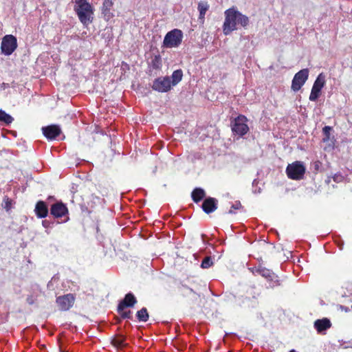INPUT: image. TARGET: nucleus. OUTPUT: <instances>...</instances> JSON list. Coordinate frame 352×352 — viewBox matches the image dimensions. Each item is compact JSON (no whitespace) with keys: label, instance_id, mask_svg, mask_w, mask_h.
<instances>
[{"label":"nucleus","instance_id":"f8f14e48","mask_svg":"<svg viewBox=\"0 0 352 352\" xmlns=\"http://www.w3.org/2000/svg\"><path fill=\"white\" fill-rule=\"evenodd\" d=\"M42 131L47 140H55L61 133L58 125L52 124L42 128Z\"/></svg>","mask_w":352,"mask_h":352},{"label":"nucleus","instance_id":"39448f33","mask_svg":"<svg viewBox=\"0 0 352 352\" xmlns=\"http://www.w3.org/2000/svg\"><path fill=\"white\" fill-rule=\"evenodd\" d=\"M248 118L243 115H239L231 122V129L234 134L242 137L248 133L249 127L247 124Z\"/></svg>","mask_w":352,"mask_h":352},{"label":"nucleus","instance_id":"e433bc0d","mask_svg":"<svg viewBox=\"0 0 352 352\" xmlns=\"http://www.w3.org/2000/svg\"><path fill=\"white\" fill-rule=\"evenodd\" d=\"M88 205H89L91 208H93V207H94V204H91V205H89V204H88Z\"/></svg>","mask_w":352,"mask_h":352},{"label":"nucleus","instance_id":"f257e3e1","mask_svg":"<svg viewBox=\"0 0 352 352\" xmlns=\"http://www.w3.org/2000/svg\"><path fill=\"white\" fill-rule=\"evenodd\" d=\"M225 21L223 24V32L225 35H229L237 30V25L246 28L249 23L248 16L238 11L235 7L227 9L225 12Z\"/></svg>","mask_w":352,"mask_h":352},{"label":"nucleus","instance_id":"473e14b6","mask_svg":"<svg viewBox=\"0 0 352 352\" xmlns=\"http://www.w3.org/2000/svg\"><path fill=\"white\" fill-rule=\"evenodd\" d=\"M26 301L29 305H33L35 302L32 296H29L26 298Z\"/></svg>","mask_w":352,"mask_h":352},{"label":"nucleus","instance_id":"7c9ffc66","mask_svg":"<svg viewBox=\"0 0 352 352\" xmlns=\"http://www.w3.org/2000/svg\"><path fill=\"white\" fill-rule=\"evenodd\" d=\"M181 292L182 293L183 295L185 293H189V294H192L194 295H197L192 289L188 287L186 285H182V287H181Z\"/></svg>","mask_w":352,"mask_h":352},{"label":"nucleus","instance_id":"9d476101","mask_svg":"<svg viewBox=\"0 0 352 352\" xmlns=\"http://www.w3.org/2000/svg\"><path fill=\"white\" fill-rule=\"evenodd\" d=\"M309 76V71L307 69H303L297 72L292 82V89L294 91H298L300 89L302 85L305 83Z\"/></svg>","mask_w":352,"mask_h":352},{"label":"nucleus","instance_id":"412c9836","mask_svg":"<svg viewBox=\"0 0 352 352\" xmlns=\"http://www.w3.org/2000/svg\"><path fill=\"white\" fill-rule=\"evenodd\" d=\"M14 121V118L5 111L0 109V122L8 126Z\"/></svg>","mask_w":352,"mask_h":352},{"label":"nucleus","instance_id":"ddd939ff","mask_svg":"<svg viewBox=\"0 0 352 352\" xmlns=\"http://www.w3.org/2000/svg\"><path fill=\"white\" fill-rule=\"evenodd\" d=\"M138 300L132 293H128L125 295L124 299L121 300L117 308V311L124 310L126 307H133Z\"/></svg>","mask_w":352,"mask_h":352},{"label":"nucleus","instance_id":"9b49d317","mask_svg":"<svg viewBox=\"0 0 352 352\" xmlns=\"http://www.w3.org/2000/svg\"><path fill=\"white\" fill-rule=\"evenodd\" d=\"M69 212L68 208L63 202H56L51 206L50 214L54 218H61Z\"/></svg>","mask_w":352,"mask_h":352},{"label":"nucleus","instance_id":"a211bd4d","mask_svg":"<svg viewBox=\"0 0 352 352\" xmlns=\"http://www.w3.org/2000/svg\"><path fill=\"white\" fill-rule=\"evenodd\" d=\"M111 343L117 349H122L127 346V343L125 342V338L121 335L113 337Z\"/></svg>","mask_w":352,"mask_h":352},{"label":"nucleus","instance_id":"20e7f679","mask_svg":"<svg viewBox=\"0 0 352 352\" xmlns=\"http://www.w3.org/2000/svg\"><path fill=\"white\" fill-rule=\"evenodd\" d=\"M306 168L303 163L300 161H296L288 164L286 168L287 177L294 180H300L303 178Z\"/></svg>","mask_w":352,"mask_h":352},{"label":"nucleus","instance_id":"c9c22d12","mask_svg":"<svg viewBox=\"0 0 352 352\" xmlns=\"http://www.w3.org/2000/svg\"><path fill=\"white\" fill-rule=\"evenodd\" d=\"M91 199H92L93 200L96 199V200L99 201V199H100V198H99L98 197H97V196H94V195H91Z\"/></svg>","mask_w":352,"mask_h":352},{"label":"nucleus","instance_id":"0eeeda50","mask_svg":"<svg viewBox=\"0 0 352 352\" xmlns=\"http://www.w3.org/2000/svg\"><path fill=\"white\" fill-rule=\"evenodd\" d=\"M76 296L73 294H67L56 297V302L59 310L67 311L69 310L74 305Z\"/></svg>","mask_w":352,"mask_h":352},{"label":"nucleus","instance_id":"cd10ccee","mask_svg":"<svg viewBox=\"0 0 352 352\" xmlns=\"http://www.w3.org/2000/svg\"><path fill=\"white\" fill-rule=\"evenodd\" d=\"M313 171L314 173H318L321 170L322 163L320 160H316L311 164Z\"/></svg>","mask_w":352,"mask_h":352},{"label":"nucleus","instance_id":"72a5a7b5","mask_svg":"<svg viewBox=\"0 0 352 352\" xmlns=\"http://www.w3.org/2000/svg\"><path fill=\"white\" fill-rule=\"evenodd\" d=\"M10 207H11V201L8 199L6 202V204H5V208L7 210H8L10 209Z\"/></svg>","mask_w":352,"mask_h":352},{"label":"nucleus","instance_id":"c756f323","mask_svg":"<svg viewBox=\"0 0 352 352\" xmlns=\"http://www.w3.org/2000/svg\"><path fill=\"white\" fill-rule=\"evenodd\" d=\"M332 128L329 126H325L323 129H322V132L325 136V138H324V141H327L329 140V138H330V131H331Z\"/></svg>","mask_w":352,"mask_h":352},{"label":"nucleus","instance_id":"7ed1b4c3","mask_svg":"<svg viewBox=\"0 0 352 352\" xmlns=\"http://www.w3.org/2000/svg\"><path fill=\"white\" fill-rule=\"evenodd\" d=\"M252 272L254 274H258L265 278L269 283L270 287L272 289L283 286V280H280L271 270L261 265L254 268Z\"/></svg>","mask_w":352,"mask_h":352},{"label":"nucleus","instance_id":"4468645a","mask_svg":"<svg viewBox=\"0 0 352 352\" xmlns=\"http://www.w3.org/2000/svg\"><path fill=\"white\" fill-rule=\"evenodd\" d=\"M114 3L113 0H104L101 7V13L103 15L104 20L109 21L114 16L113 13L111 12Z\"/></svg>","mask_w":352,"mask_h":352},{"label":"nucleus","instance_id":"6ab92c4d","mask_svg":"<svg viewBox=\"0 0 352 352\" xmlns=\"http://www.w3.org/2000/svg\"><path fill=\"white\" fill-rule=\"evenodd\" d=\"M205 196L206 192L204 190L201 188H195L191 193L192 199L195 203H198L201 201Z\"/></svg>","mask_w":352,"mask_h":352},{"label":"nucleus","instance_id":"a878e982","mask_svg":"<svg viewBox=\"0 0 352 352\" xmlns=\"http://www.w3.org/2000/svg\"><path fill=\"white\" fill-rule=\"evenodd\" d=\"M321 94V89L312 87L311 91L309 97V100L316 101L318 100Z\"/></svg>","mask_w":352,"mask_h":352},{"label":"nucleus","instance_id":"f3484780","mask_svg":"<svg viewBox=\"0 0 352 352\" xmlns=\"http://www.w3.org/2000/svg\"><path fill=\"white\" fill-rule=\"evenodd\" d=\"M34 212L38 218L43 219L47 216L49 210L46 203L43 201L36 202Z\"/></svg>","mask_w":352,"mask_h":352},{"label":"nucleus","instance_id":"f03ea898","mask_svg":"<svg viewBox=\"0 0 352 352\" xmlns=\"http://www.w3.org/2000/svg\"><path fill=\"white\" fill-rule=\"evenodd\" d=\"M79 21L84 26L91 23L94 19V8L87 0H75L74 8Z\"/></svg>","mask_w":352,"mask_h":352},{"label":"nucleus","instance_id":"c85d7f7f","mask_svg":"<svg viewBox=\"0 0 352 352\" xmlns=\"http://www.w3.org/2000/svg\"><path fill=\"white\" fill-rule=\"evenodd\" d=\"M118 314L120 315L121 318L123 319H132V312L131 311H118Z\"/></svg>","mask_w":352,"mask_h":352},{"label":"nucleus","instance_id":"dca6fc26","mask_svg":"<svg viewBox=\"0 0 352 352\" xmlns=\"http://www.w3.org/2000/svg\"><path fill=\"white\" fill-rule=\"evenodd\" d=\"M314 328L316 329L318 333H322L331 327V322L327 318H323L322 319H318L314 322Z\"/></svg>","mask_w":352,"mask_h":352},{"label":"nucleus","instance_id":"f704fd0d","mask_svg":"<svg viewBox=\"0 0 352 352\" xmlns=\"http://www.w3.org/2000/svg\"><path fill=\"white\" fill-rule=\"evenodd\" d=\"M43 225L44 227L48 228L50 226V222L46 221V220L43 221Z\"/></svg>","mask_w":352,"mask_h":352},{"label":"nucleus","instance_id":"4be33fe9","mask_svg":"<svg viewBox=\"0 0 352 352\" xmlns=\"http://www.w3.org/2000/svg\"><path fill=\"white\" fill-rule=\"evenodd\" d=\"M325 76L323 73H320L316 78V80L314 82L313 87H316L322 90V89L325 85Z\"/></svg>","mask_w":352,"mask_h":352},{"label":"nucleus","instance_id":"aec40b11","mask_svg":"<svg viewBox=\"0 0 352 352\" xmlns=\"http://www.w3.org/2000/svg\"><path fill=\"white\" fill-rule=\"evenodd\" d=\"M183 78V72L181 69L175 70L170 77V83L173 87L177 85Z\"/></svg>","mask_w":352,"mask_h":352},{"label":"nucleus","instance_id":"423d86ee","mask_svg":"<svg viewBox=\"0 0 352 352\" xmlns=\"http://www.w3.org/2000/svg\"><path fill=\"white\" fill-rule=\"evenodd\" d=\"M182 30L174 29L166 34L163 41L164 46L170 48L178 47L182 43Z\"/></svg>","mask_w":352,"mask_h":352},{"label":"nucleus","instance_id":"5701e85b","mask_svg":"<svg viewBox=\"0 0 352 352\" xmlns=\"http://www.w3.org/2000/svg\"><path fill=\"white\" fill-rule=\"evenodd\" d=\"M136 316L140 322H146L148 320L149 315L146 307L142 308L137 311Z\"/></svg>","mask_w":352,"mask_h":352},{"label":"nucleus","instance_id":"bb28decb","mask_svg":"<svg viewBox=\"0 0 352 352\" xmlns=\"http://www.w3.org/2000/svg\"><path fill=\"white\" fill-rule=\"evenodd\" d=\"M213 265L212 259L210 256H206L201 264V267L204 269H207Z\"/></svg>","mask_w":352,"mask_h":352},{"label":"nucleus","instance_id":"1a4fd4ad","mask_svg":"<svg viewBox=\"0 0 352 352\" xmlns=\"http://www.w3.org/2000/svg\"><path fill=\"white\" fill-rule=\"evenodd\" d=\"M173 86L169 76H162L155 78L153 82L152 89L161 93L170 91Z\"/></svg>","mask_w":352,"mask_h":352},{"label":"nucleus","instance_id":"b1692460","mask_svg":"<svg viewBox=\"0 0 352 352\" xmlns=\"http://www.w3.org/2000/svg\"><path fill=\"white\" fill-rule=\"evenodd\" d=\"M151 66L153 69L160 70L162 68V58L160 55H155L151 60Z\"/></svg>","mask_w":352,"mask_h":352},{"label":"nucleus","instance_id":"6e6552de","mask_svg":"<svg viewBox=\"0 0 352 352\" xmlns=\"http://www.w3.org/2000/svg\"><path fill=\"white\" fill-rule=\"evenodd\" d=\"M17 47V41L15 36L11 34L6 35L1 41V53L9 56Z\"/></svg>","mask_w":352,"mask_h":352},{"label":"nucleus","instance_id":"2eb2a0df","mask_svg":"<svg viewBox=\"0 0 352 352\" xmlns=\"http://www.w3.org/2000/svg\"><path fill=\"white\" fill-rule=\"evenodd\" d=\"M218 201L213 197H208L202 203L201 208L206 214L213 212L217 209Z\"/></svg>","mask_w":352,"mask_h":352},{"label":"nucleus","instance_id":"2f4dec72","mask_svg":"<svg viewBox=\"0 0 352 352\" xmlns=\"http://www.w3.org/2000/svg\"><path fill=\"white\" fill-rule=\"evenodd\" d=\"M242 207L240 201H236L234 204H233L231 207V209L229 210V213H234V210H238Z\"/></svg>","mask_w":352,"mask_h":352},{"label":"nucleus","instance_id":"393cba45","mask_svg":"<svg viewBox=\"0 0 352 352\" xmlns=\"http://www.w3.org/2000/svg\"><path fill=\"white\" fill-rule=\"evenodd\" d=\"M209 8V5L207 2H199L198 4V10L199 12V19H204L205 14Z\"/></svg>","mask_w":352,"mask_h":352}]
</instances>
